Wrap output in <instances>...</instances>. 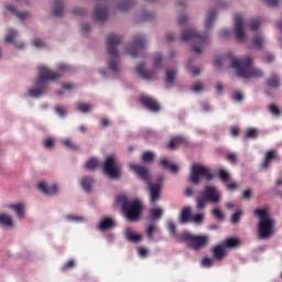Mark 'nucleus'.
I'll use <instances>...</instances> for the list:
<instances>
[{
	"label": "nucleus",
	"instance_id": "obj_1",
	"mask_svg": "<svg viewBox=\"0 0 282 282\" xmlns=\"http://www.w3.org/2000/svg\"><path fill=\"white\" fill-rule=\"evenodd\" d=\"M227 58L232 69H236L239 78H263V70L252 66L254 61L250 55L245 56L242 59H237L232 54H228Z\"/></svg>",
	"mask_w": 282,
	"mask_h": 282
},
{
	"label": "nucleus",
	"instance_id": "obj_2",
	"mask_svg": "<svg viewBox=\"0 0 282 282\" xmlns=\"http://www.w3.org/2000/svg\"><path fill=\"white\" fill-rule=\"evenodd\" d=\"M116 202L121 206V213L127 221H140V217H142V202L140 199L130 200L126 195H120Z\"/></svg>",
	"mask_w": 282,
	"mask_h": 282
},
{
	"label": "nucleus",
	"instance_id": "obj_3",
	"mask_svg": "<svg viewBox=\"0 0 282 282\" xmlns=\"http://www.w3.org/2000/svg\"><path fill=\"white\" fill-rule=\"evenodd\" d=\"M56 78H61L59 73L52 72L45 66L40 67V74L35 83L36 88H30L29 96H31V98H40V96L47 94L50 87L47 80H56Z\"/></svg>",
	"mask_w": 282,
	"mask_h": 282
},
{
	"label": "nucleus",
	"instance_id": "obj_4",
	"mask_svg": "<svg viewBox=\"0 0 282 282\" xmlns=\"http://www.w3.org/2000/svg\"><path fill=\"white\" fill-rule=\"evenodd\" d=\"M253 215L260 220L258 223L259 239H270L274 235L275 221L268 214V209H254Z\"/></svg>",
	"mask_w": 282,
	"mask_h": 282
},
{
	"label": "nucleus",
	"instance_id": "obj_5",
	"mask_svg": "<svg viewBox=\"0 0 282 282\" xmlns=\"http://www.w3.org/2000/svg\"><path fill=\"white\" fill-rule=\"evenodd\" d=\"M122 43V35L110 33L106 37L107 52L111 56V59L108 62V67L111 72H120L118 63V46Z\"/></svg>",
	"mask_w": 282,
	"mask_h": 282
},
{
	"label": "nucleus",
	"instance_id": "obj_6",
	"mask_svg": "<svg viewBox=\"0 0 282 282\" xmlns=\"http://www.w3.org/2000/svg\"><path fill=\"white\" fill-rule=\"evenodd\" d=\"M181 39L182 41H194V43H196L193 47L195 54H202V48L210 41L208 34H202L193 29L183 31L181 33Z\"/></svg>",
	"mask_w": 282,
	"mask_h": 282
},
{
	"label": "nucleus",
	"instance_id": "obj_7",
	"mask_svg": "<svg viewBox=\"0 0 282 282\" xmlns=\"http://www.w3.org/2000/svg\"><path fill=\"white\" fill-rule=\"evenodd\" d=\"M209 238L206 235L203 236H195L188 231L181 234L178 238V243H188L192 250H202V248H206Z\"/></svg>",
	"mask_w": 282,
	"mask_h": 282
},
{
	"label": "nucleus",
	"instance_id": "obj_8",
	"mask_svg": "<svg viewBox=\"0 0 282 282\" xmlns=\"http://www.w3.org/2000/svg\"><path fill=\"white\" fill-rule=\"evenodd\" d=\"M202 177H205L207 182H210V180H213V173H210V170L206 166L199 164L192 165L188 182H191V184L197 185L199 184Z\"/></svg>",
	"mask_w": 282,
	"mask_h": 282
},
{
	"label": "nucleus",
	"instance_id": "obj_9",
	"mask_svg": "<svg viewBox=\"0 0 282 282\" xmlns=\"http://www.w3.org/2000/svg\"><path fill=\"white\" fill-rule=\"evenodd\" d=\"M121 167L118 165L116 156L110 155L104 163V173L110 177V180H118L120 177Z\"/></svg>",
	"mask_w": 282,
	"mask_h": 282
},
{
	"label": "nucleus",
	"instance_id": "obj_10",
	"mask_svg": "<svg viewBox=\"0 0 282 282\" xmlns=\"http://www.w3.org/2000/svg\"><path fill=\"white\" fill-rule=\"evenodd\" d=\"M133 41V46L131 48H126V52L135 58L137 56H142V52H144V48L147 47V39L141 34H137L134 35Z\"/></svg>",
	"mask_w": 282,
	"mask_h": 282
},
{
	"label": "nucleus",
	"instance_id": "obj_11",
	"mask_svg": "<svg viewBox=\"0 0 282 282\" xmlns=\"http://www.w3.org/2000/svg\"><path fill=\"white\" fill-rule=\"evenodd\" d=\"M162 182H164V177L160 176L155 183H152L151 181L150 183H147L151 204L160 202L162 197Z\"/></svg>",
	"mask_w": 282,
	"mask_h": 282
},
{
	"label": "nucleus",
	"instance_id": "obj_12",
	"mask_svg": "<svg viewBox=\"0 0 282 282\" xmlns=\"http://www.w3.org/2000/svg\"><path fill=\"white\" fill-rule=\"evenodd\" d=\"M129 169L134 173V175H137V177H139V180H142L145 184H150L151 175L149 174V169L133 163L129 164Z\"/></svg>",
	"mask_w": 282,
	"mask_h": 282
},
{
	"label": "nucleus",
	"instance_id": "obj_13",
	"mask_svg": "<svg viewBox=\"0 0 282 282\" xmlns=\"http://www.w3.org/2000/svg\"><path fill=\"white\" fill-rule=\"evenodd\" d=\"M200 195L212 204H219V202H221V194L215 186H206L204 192H200Z\"/></svg>",
	"mask_w": 282,
	"mask_h": 282
},
{
	"label": "nucleus",
	"instance_id": "obj_14",
	"mask_svg": "<svg viewBox=\"0 0 282 282\" xmlns=\"http://www.w3.org/2000/svg\"><path fill=\"white\" fill-rule=\"evenodd\" d=\"M235 34L239 43L246 41V31L243 30V18L241 14H236L235 17Z\"/></svg>",
	"mask_w": 282,
	"mask_h": 282
},
{
	"label": "nucleus",
	"instance_id": "obj_15",
	"mask_svg": "<svg viewBox=\"0 0 282 282\" xmlns=\"http://www.w3.org/2000/svg\"><path fill=\"white\" fill-rule=\"evenodd\" d=\"M139 102L150 109V111H160V104L156 102L155 99L149 96H141Z\"/></svg>",
	"mask_w": 282,
	"mask_h": 282
},
{
	"label": "nucleus",
	"instance_id": "obj_16",
	"mask_svg": "<svg viewBox=\"0 0 282 282\" xmlns=\"http://www.w3.org/2000/svg\"><path fill=\"white\" fill-rule=\"evenodd\" d=\"M18 35L19 32H17V30L9 29L4 37V41L6 43H13L14 47H17L18 50H23V47H25V43H17V41H14V39H17Z\"/></svg>",
	"mask_w": 282,
	"mask_h": 282
},
{
	"label": "nucleus",
	"instance_id": "obj_17",
	"mask_svg": "<svg viewBox=\"0 0 282 282\" xmlns=\"http://www.w3.org/2000/svg\"><path fill=\"white\" fill-rule=\"evenodd\" d=\"M144 67H145V64L140 63L135 68L137 74H139V76L143 78V80H153V78L155 77V72L144 70Z\"/></svg>",
	"mask_w": 282,
	"mask_h": 282
},
{
	"label": "nucleus",
	"instance_id": "obj_18",
	"mask_svg": "<svg viewBox=\"0 0 282 282\" xmlns=\"http://www.w3.org/2000/svg\"><path fill=\"white\" fill-rule=\"evenodd\" d=\"M93 17L95 21H107V17H109V10L105 6L97 7Z\"/></svg>",
	"mask_w": 282,
	"mask_h": 282
},
{
	"label": "nucleus",
	"instance_id": "obj_19",
	"mask_svg": "<svg viewBox=\"0 0 282 282\" xmlns=\"http://www.w3.org/2000/svg\"><path fill=\"white\" fill-rule=\"evenodd\" d=\"M37 188L44 193V195H56L58 193V187L56 185H47L46 182H41Z\"/></svg>",
	"mask_w": 282,
	"mask_h": 282
},
{
	"label": "nucleus",
	"instance_id": "obj_20",
	"mask_svg": "<svg viewBox=\"0 0 282 282\" xmlns=\"http://www.w3.org/2000/svg\"><path fill=\"white\" fill-rule=\"evenodd\" d=\"M265 86L269 89H279L281 87V80L279 79V76L276 74H272L270 78L267 79Z\"/></svg>",
	"mask_w": 282,
	"mask_h": 282
},
{
	"label": "nucleus",
	"instance_id": "obj_21",
	"mask_svg": "<svg viewBox=\"0 0 282 282\" xmlns=\"http://www.w3.org/2000/svg\"><path fill=\"white\" fill-rule=\"evenodd\" d=\"M193 210L191 209V207H185L181 210V215H180V223L181 224H188V221H191L193 219L192 216Z\"/></svg>",
	"mask_w": 282,
	"mask_h": 282
},
{
	"label": "nucleus",
	"instance_id": "obj_22",
	"mask_svg": "<svg viewBox=\"0 0 282 282\" xmlns=\"http://www.w3.org/2000/svg\"><path fill=\"white\" fill-rule=\"evenodd\" d=\"M180 144H186V139H184V137H173L170 140L167 148L170 149V151H175V149H177Z\"/></svg>",
	"mask_w": 282,
	"mask_h": 282
},
{
	"label": "nucleus",
	"instance_id": "obj_23",
	"mask_svg": "<svg viewBox=\"0 0 282 282\" xmlns=\"http://www.w3.org/2000/svg\"><path fill=\"white\" fill-rule=\"evenodd\" d=\"M276 160V151L271 150L265 153L264 161L261 164V169H269L272 161Z\"/></svg>",
	"mask_w": 282,
	"mask_h": 282
},
{
	"label": "nucleus",
	"instance_id": "obj_24",
	"mask_svg": "<svg viewBox=\"0 0 282 282\" xmlns=\"http://www.w3.org/2000/svg\"><path fill=\"white\" fill-rule=\"evenodd\" d=\"M116 227V220L113 218L106 217L99 223V230H109Z\"/></svg>",
	"mask_w": 282,
	"mask_h": 282
},
{
	"label": "nucleus",
	"instance_id": "obj_25",
	"mask_svg": "<svg viewBox=\"0 0 282 282\" xmlns=\"http://www.w3.org/2000/svg\"><path fill=\"white\" fill-rule=\"evenodd\" d=\"M212 252L215 259L221 261V259L226 257V247H224V245H218L213 248Z\"/></svg>",
	"mask_w": 282,
	"mask_h": 282
},
{
	"label": "nucleus",
	"instance_id": "obj_26",
	"mask_svg": "<svg viewBox=\"0 0 282 282\" xmlns=\"http://www.w3.org/2000/svg\"><path fill=\"white\" fill-rule=\"evenodd\" d=\"M65 10V4L63 0H54L53 15L61 18L63 17V12Z\"/></svg>",
	"mask_w": 282,
	"mask_h": 282
},
{
	"label": "nucleus",
	"instance_id": "obj_27",
	"mask_svg": "<svg viewBox=\"0 0 282 282\" xmlns=\"http://www.w3.org/2000/svg\"><path fill=\"white\" fill-rule=\"evenodd\" d=\"M7 10H9V12H12V14L18 17V19H20L21 21L30 18V12L28 11L19 12L17 11V8L12 4L7 6Z\"/></svg>",
	"mask_w": 282,
	"mask_h": 282
},
{
	"label": "nucleus",
	"instance_id": "obj_28",
	"mask_svg": "<svg viewBox=\"0 0 282 282\" xmlns=\"http://www.w3.org/2000/svg\"><path fill=\"white\" fill-rule=\"evenodd\" d=\"M80 186L86 193H91V186H94V178L91 176H84L80 180Z\"/></svg>",
	"mask_w": 282,
	"mask_h": 282
},
{
	"label": "nucleus",
	"instance_id": "obj_29",
	"mask_svg": "<svg viewBox=\"0 0 282 282\" xmlns=\"http://www.w3.org/2000/svg\"><path fill=\"white\" fill-rule=\"evenodd\" d=\"M8 207L11 208V210H14L19 219H23V217L25 216V212H24L25 205H23L22 203L15 204V205L11 204Z\"/></svg>",
	"mask_w": 282,
	"mask_h": 282
},
{
	"label": "nucleus",
	"instance_id": "obj_30",
	"mask_svg": "<svg viewBox=\"0 0 282 282\" xmlns=\"http://www.w3.org/2000/svg\"><path fill=\"white\" fill-rule=\"evenodd\" d=\"M161 166L163 169H167L169 171H171V173H178L180 172V167L176 164L171 163V161L167 160V159H162L161 160Z\"/></svg>",
	"mask_w": 282,
	"mask_h": 282
},
{
	"label": "nucleus",
	"instance_id": "obj_31",
	"mask_svg": "<svg viewBox=\"0 0 282 282\" xmlns=\"http://www.w3.org/2000/svg\"><path fill=\"white\" fill-rule=\"evenodd\" d=\"M0 226H4L6 228H12L14 226L12 217L7 214H0Z\"/></svg>",
	"mask_w": 282,
	"mask_h": 282
},
{
	"label": "nucleus",
	"instance_id": "obj_32",
	"mask_svg": "<svg viewBox=\"0 0 282 282\" xmlns=\"http://www.w3.org/2000/svg\"><path fill=\"white\" fill-rule=\"evenodd\" d=\"M215 19H217V11L215 9L210 10L206 20H205V28L208 30L213 28V23H215Z\"/></svg>",
	"mask_w": 282,
	"mask_h": 282
},
{
	"label": "nucleus",
	"instance_id": "obj_33",
	"mask_svg": "<svg viewBox=\"0 0 282 282\" xmlns=\"http://www.w3.org/2000/svg\"><path fill=\"white\" fill-rule=\"evenodd\" d=\"M126 238L132 243H138L139 241H142V235L133 234L131 229L126 230Z\"/></svg>",
	"mask_w": 282,
	"mask_h": 282
},
{
	"label": "nucleus",
	"instance_id": "obj_34",
	"mask_svg": "<svg viewBox=\"0 0 282 282\" xmlns=\"http://www.w3.org/2000/svg\"><path fill=\"white\" fill-rule=\"evenodd\" d=\"M167 230L174 239H176L177 243H180L178 238L182 236V234L177 235V228L175 227V223L169 221L167 223Z\"/></svg>",
	"mask_w": 282,
	"mask_h": 282
},
{
	"label": "nucleus",
	"instance_id": "obj_35",
	"mask_svg": "<svg viewBox=\"0 0 282 282\" xmlns=\"http://www.w3.org/2000/svg\"><path fill=\"white\" fill-rule=\"evenodd\" d=\"M100 164V162L98 161V159L96 158H90L86 163H85V169H87V171H96V169H98V165Z\"/></svg>",
	"mask_w": 282,
	"mask_h": 282
},
{
	"label": "nucleus",
	"instance_id": "obj_36",
	"mask_svg": "<svg viewBox=\"0 0 282 282\" xmlns=\"http://www.w3.org/2000/svg\"><path fill=\"white\" fill-rule=\"evenodd\" d=\"M145 232H147L148 239L153 241V234L160 232V228H158V225H155V224H150V225H148Z\"/></svg>",
	"mask_w": 282,
	"mask_h": 282
},
{
	"label": "nucleus",
	"instance_id": "obj_37",
	"mask_svg": "<svg viewBox=\"0 0 282 282\" xmlns=\"http://www.w3.org/2000/svg\"><path fill=\"white\" fill-rule=\"evenodd\" d=\"M240 243L239 238H227L224 242L225 248H238Z\"/></svg>",
	"mask_w": 282,
	"mask_h": 282
},
{
	"label": "nucleus",
	"instance_id": "obj_38",
	"mask_svg": "<svg viewBox=\"0 0 282 282\" xmlns=\"http://www.w3.org/2000/svg\"><path fill=\"white\" fill-rule=\"evenodd\" d=\"M62 144L66 149H69L70 151H78V144L74 143V141H72V139L62 140Z\"/></svg>",
	"mask_w": 282,
	"mask_h": 282
},
{
	"label": "nucleus",
	"instance_id": "obj_39",
	"mask_svg": "<svg viewBox=\"0 0 282 282\" xmlns=\"http://www.w3.org/2000/svg\"><path fill=\"white\" fill-rule=\"evenodd\" d=\"M258 137L259 130H257L256 128L248 129L245 135L247 140H257Z\"/></svg>",
	"mask_w": 282,
	"mask_h": 282
},
{
	"label": "nucleus",
	"instance_id": "obj_40",
	"mask_svg": "<svg viewBox=\"0 0 282 282\" xmlns=\"http://www.w3.org/2000/svg\"><path fill=\"white\" fill-rule=\"evenodd\" d=\"M206 202H208V200L206 199L204 194H202V196H198L196 198V204H197L196 208H197V210H204V208H206Z\"/></svg>",
	"mask_w": 282,
	"mask_h": 282
},
{
	"label": "nucleus",
	"instance_id": "obj_41",
	"mask_svg": "<svg viewBox=\"0 0 282 282\" xmlns=\"http://www.w3.org/2000/svg\"><path fill=\"white\" fill-rule=\"evenodd\" d=\"M162 215H164V212L162 210V208H152L150 210V219H160Z\"/></svg>",
	"mask_w": 282,
	"mask_h": 282
},
{
	"label": "nucleus",
	"instance_id": "obj_42",
	"mask_svg": "<svg viewBox=\"0 0 282 282\" xmlns=\"http://www.w3.org/2000/svg\"><path fill=\"white\" fill-rule=\"evenodd\" d=\"M260 26H261V20L259 18L250 20L249 28L251 32H257V30H259Z\"/></svg>",
	"mask_w": 282,
	"mask_h": 282
},
{
	"label": "nucleus",
	"instance_id": "obj_43",
	"mask_svg": "<svg viewBox=\"0 0 282 282\" xmlns=\"http://www.w3.org/2000/svg\"><path fill=\"white\" fill-rule=\"evenodd\" d=\"M77 109H78V111H82V113H88V111H91V105L85 104V102H79V104H77Z\"/></svg>",
	"mask_w": 282,
	"mask_h": 282
},
{
	"label": "nucleus",
	"instance_id": "obj_44",
	"mask_svg": "<svg viewBox=\"0 0 282 282\" xmlns=\"http://www.w3.org/2000/svg\"><path fill=\"white\" fill-rule=\"evenodd\" d=\"M218 177L221 180V182H230V174L224 169L218 171Z\"/></svg>",
	"mask_w": 282,
	"mask_h": 282
},
{
	"label": "nucleus",
	"instance_id": "obj_45",
	"mask_svg": "<svg viewBox=\"0 0 282 282\" xmlns=\"http://www.w3.org/2000/svg\"><path fill=\"white\" fill-rule=\"evenodd\" d=\"M142 162L149 163V162H153V160H155V154H153V152H144L142 154L141 158Z\"/></svg>",
	"mask_w": 282,
	"mask_h": 282
},
{
	"label": "nucleus",
	"instance_id": "obj_46",
	"mask_svg": "<svg viewBox=\"0 0 282 282\" xmlns=\"http://www.w3.org/2000/svg\"><path fill=\"white\" fill-rule=\"evenodd\" d=\"M212 215L219 221H224V219H225L224 212H221V209H219V208H214L212 210Z\"/></svg>",
	"mask_w": 282,
	"mask_h": 282
},
{
	"label": "nucleus",
	"instance_id": "obj_47",
	"mask_svg": "<svg viewBox=\"0 0 282 282\" xmlns=\"http://www.w3.org/2000/svg\"><path fill=\"white\" fill-rule=\"evenodd\" d=\"M177 74V70L175 69H169L165 73L166 76V82L167 83H173V80H175V75Z\"/></svg>",
	"mask_w": 282,
	"mask_h": 282
},
{
	"label": "nucleus",
	"instance_id": "obj_48",
	"mask_svg": "<svg viewBox=\"0 0 282 282\" xmlns=\"http://www.w3.org/2000/svg\"><path fill=\"white\" fill-rule=\"evenodd\" d=\"M253 45L258 50H261L263 47V37H261V35H256L253 39Z\"/></svg>",
	"mask_w": 282,
	"mask_h": 282
},
{
	"label": "nucleus",
	"instance_id": "obj_49",
	"mask_svg": "<svg viewBox=\"0 0 282 282\" xmlns=\"http://www.w3.org/2000/svg\"><path fill=\"white\" fill-rule=\"evenodd\" d=\"M241 215H243L242 210H238L231 216V224H239L241 221Z\"/></svg>",
	"mask_w": 282,
	"mask_h": 282
},
{
	"label": "nucleus",
	"instance_id": "obj_50",
	"mask_svg": "<svg viewBox=\"0 0 282 282\" xmlns=\"http://www.w3.org/2000/svg\"><path fill=\"white\" fill-rule=\"evenodd\" d=\"M192 91H194L195 94H199V91H204V83H202V82H196V83L192 86Z\"/></svg>",
	"mask_w": 282,
	"mask_h": 282
},
{
	"label": "nucleus",
	"instance_id": "obj_51",
	"mask_svg": "<svg viewBox=\"0 0 282 282\" xmlns=\"http://www.w3.org/2000/svg\"><path fill=\"white\" fill-rule=\"evenodd\" d=\"M131 6H133L132 1H123L121 4H119V10H121L122 12L129 10V8H131Z\"/></svg>",
	"mask_w": 282,
	"mask_h": 282
},
{
	"label": "nucleus",
	"instance_id": "obj_52",
	"mask_svg": "<svg viewBox=\"0 0 282 282\" xmlns=\"http://www.w3.org/2000/svg\"><path fill=\"white\" fill-rule=\"evenodd\" d=\"M269 111L270 113H272L273 116H281V109H279V107H276V105L271 104L269 106Z\"/></svg>",
	"mask_w": 282,
	"mask_h": 282
},
{
	"label": "nucleus",
	"instance_id": "obj_53",
	"mask_svg": "<svg viewBox=\"0 0 282 282\" xmlns=\"http://www.w3.org/2000/svg\"><path fill=\"white\" fill-rule=\"evenodd\" d=\"M73 268H76V261L74 260H68L62 268L63 272H65V270H72Z\"/></svg>",
	"mask_w": 282,
	"mask_h": 282
},
{
	"label": "nucleus",
	"instance_id": "obj_54",
	"mask_svg": "<svg viewBox=\"0 0 282 282\" xmlns=\"http://www.w3.org/2000/svg\"><path fill=\"white\" fill-rule=\"evenodd\" d=\"M138 254L141 257V259H147V257H149V250L144 247H140L138 249Z\"/></svg>",
	"mask_w": 282,
	"mask_h": 282
},
{
	"label": "nucleus",
	"instance_id": "obj_55",
	"mask_svg": "<svg viewBox=\"0 0 282 282\" xmlns=\"http://www.w3.org/2000/svg\"><path fill=\"white\" fill-rule=\"evenodd\" d=\"M43 144H44L45 149H53V147L55 144L54 138L45 139Z\"/></svg>",
	"mask_w": 282,
	"mask_h": 282
},
{
	"label": "nucleus",
	"instance_id": "obj_56",
	"mask_svg": "<svg viewBox=\"0 0 282 282\" xmlns=\"http://www.w3.org/2000/svg\"><path fill=\"white\" fill-rule=\"evenodd\" d=\"M162 54L158 53L154 57V68L162 67Z\"/></svg>",
	"mask_w": 282,
	"mask_h": 282
},
{
	"label": "nucleus",
	"instance_id": "obj_57",
	"mask_svg": "<svg viewBox=\"0 0 282 282\" xmlns=\"http://www.w3.org/2000/svg\"><path fill=\"white\" fill-rule=\"evenodd\" d=\"M192 221H194V224H202V221H204V214H196L192 216Z\"/></svg>",
	"mask_w": 282,
	"mask_h": 282
},
{
	"label": "nucleus",
	"instance_id": "obj_58",
	"mask_svg": "<svg viewBox=\"0 0 282 282\" xmlns=\"http://www.w3.org/2000/svg\"><path fill=\"white\" fill-rule=\"evenodd\" d=\"M187 70L189 74H193V76H199V68L191 66V64L187 65Z\"/></svg>",
	"mask_w": 282,
	"mask_h": 282
},
{
	"label": "nucleus",
	"instance_id": "obj_59",
	"mask_svg": "<svg viewBox=\"0 0 282 282\" xmlns=\"http://www.w3.org/2000/svg\"><path fill=\"white\" fill-rule=\"evenodd\" d=\"M34 47H37V50H42V47H45V42H43L41 39H35L33 41Z\"/></svg>",
	"mask_w": 282,
	"mask_h": 282
},
{
	"label": "nucleus",
	"instance_id": "obj_60",
	"mask_svg": "<svg viewBox=\"0 0 282 282\" xmlns=\"http://www.w3.org/2000/svg\"><path fill=\"white\" fill-rule=\"evenodd\" d=\"M72 13L75 15V17H83L87 13V11H85V9H80V8H76L72 11Z\"/></svg>",
	"mask_w": 282,
	"mask_h": 282
},
{
	"label": "nucleus",
	"instance_id": "obj_61",
	"mask_svg": "<svg viewBox=\"0 0 282 282\" xmlns=\"http://www.w3.org/2000/svg\"><path fill=\"white\" fill-rule=\"evenodd\" d=\"M227 160L228 162H230L231 164H237V154L235 153H229L227 155Z\"/></svg>",
	"mask_w": 282,
	"mask_h": 282
},
{
	"label": "nucleus",
	"instance_id": "obj_62",
	"mask_svg": "<svg viewBox=\"0 0 282 282\" xmlns=\"http://www.w3.org/2000/svg\"><path fill=\"white\" fill-rule=\"evenodd\" d=\"M178 25H185V23H188V17L181 15L177 20Z\"/></svg>",
	"mask_w": 282,
	"mask_h": 282
},
{
	"label": "nucleus",
	"instance_id": "obj_63",
	"mask_svg": "<svg viewBox=\"0 0 282 282\" xmlns=\"http://www.w3.org/2000/svg\"><path fill=\"white\" fill-rule=\"evenodd\" d=\"M203 265H205L206 268H210V265H213V259L210 258H204L202 261Z\"/></svg>",
	"mask_w": 282,
	"mask_h": 282
},
{
	"label": "nucleus",
	"instance_id": "obj_64",
	"mask_svg": "<svg viewBox=\"0 0 282 282\" xmlns=\"http://www.w3.org/2000/svg\"><path fill=\"white\" fill-rule=\"evenodd\" d=\"M68 221H85V218L78 216H67Z\"/></svg>",
	"mask_w": 282,
	"mask_h": 282
}]
</instances>
